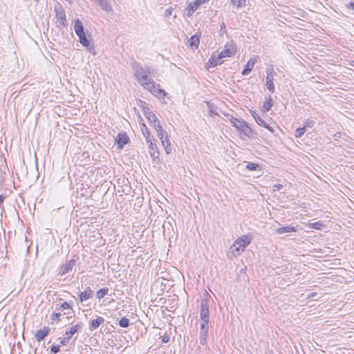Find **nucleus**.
<instances>
[{"label": "nucleus", "mask_w": 354, "mask_h": 354, "mask_svg": "<svg viewBox=\"0 0 354 354\" xmlns=\"http://www.w3.org/2000/svg\"><path fill=\"white\" fill-rule=\"evenodd\" d=\"M323 225H324L321 221H317L310 224V226L315 230H321Z\"/></svg>", "instance_id": "39"}, {"label": "nucleus", "mask_w": 354, "mask_h": 354, "mask_svg": "<svg viewBox=\"0 0 354 354\" xmlns=\"http://www.w3.org/2000/svg\"><path fill=\"white\" fill-rule=\"evenodd\" d=\"M201 5L198 2V0L190 2L186 8L187 15H192L194 12L198 9Z\"/></svg>", "instance_id": "15"}, {"label": "nucleus", "mask_w": 354, "mask_h": 354, "mask_svg": "<svg viewBox=\"0 0 354 354\" xmlns=\"http://www.w3.org/2000/svg\"><path fill=\"white\" fill-rule=\"evenodd\" d=\"M62 316L61 313H55L51 316V319L54 322H58L59 321V318Z\"/></svg>", "instance_id": "42"}, {"label": "nucleus", "mask_w": 354, "mask_h": 354, "mask_svg": "<svg viewBox=\"0 0 354 354\" xmlns=\"http://www.w3.org/2000/svg\"><path fill=\"white\" fill-rule=\"evenodd\" d=\"M257 60L255 58H250L247 62L245 68L242 71L241 73L243 75H248L254 68V66L256 63Z\"/></svg>", "instance_id": "17"}, {"label": "nucleus", "mask_w": 354, "mask_h": 354, "mask_svg": "<svg viewBox=\"0 0 354 354\" xmlns=\"http://www.w3.org/2000/svg\"><path fill=\"white\" fill-rule=\"evenodd\" d=\"M74 30L79 37L80 44L86 47L90 53L94 55V47L93 45L91 46L90 43L91 33L87 29H85L83 26V24H74Z\"/></svg>", "instance_id": "1"}, {"label": "nucleus", "mask_w": 354, "mask_h": 354, "mask_svg": "<svg viewBox=\"0 0 354 354\" xmlns=\"http://www.w3.org/2000/svg\"><path fill=\"white\" fill-rule=\"evenodd\" d=\"M129 324H130V322H129V319L126 318V317H122L120 321H119V325L122 327V328H127L129 326Z\"/></svg>", "instance_id": "35"}, {"label": "nucleus", "mask_w": 354, "mask_h": 354, "mask_svg": "<svg viewBox=\"0 0 354 354\" xmlns=\"http://www.w3.org/2000/svg\"><path fill=\"white\" fill-rule=\"evenodd\" d=\"M200 319H209V299L208 298L201 300L200 306Z\"/></svg>", "instance_id": "5"}, {"label": "nucleus", "mask_w": 354, "mask_h": 354, "mask_svg": "<svg viewBox=\"0 0 354 354\" xmlns=\"http://www.w3.org/2000/svg\"><path fill=\"white\" fill-rule=\"evenodd\" d=\"M133 70L135 73V76L136 77V80L140 79L142 77V76L145 75L146 74H151L152 73V68H144L140 64L135 63L133 64Z\"/></svg>", "instance_id": "8"}, {"label": "nucleus", "mask_w": 354, "mask_h": 354, "mask_svg": "<svg viewBox=\"0 0 354 354\" xmlns=\"http://www.w3.org/2000/svg\"><path fill=\"white\" fill-rule=\"evenodd\" d=\"M154 129L157 131L158 137L161 141L166 137V136H168L167 133L162 128L160 124H156Z\"/></svg>", "instance_id": "24"}, {"label": "nucleus", "mask_w": 354, "mask_h": 354, "mask_svg": "<svg viewBox=\"0 0 354 354\" xmlns=\"http://www.w3.org/2000/svg\"><path fill=\"white\" fill-rule=\"evenodd\" d=\"M145 115L147 118L148 121L153 124V127H155L156 124H160L156 115L149 109L147 108L145 110Z\"/></svg>", "instance_id": "13"}, {"label": "nucleus", "mask_w": 354, "mask_h": 354, "mask_svg": "<svg viewBox=\"0 0 354 354\" xmlns=\"http://www.w3.org/2000/svg\"><path fill=\"white\" fill-rule=\"evenodd\" d=\"M272 106V99L270 97L268 100H266L263 105V109L265 111H268Z\"/></svg>", "instance_id": "36"}, {"label": "nucleus", "mask_w": 354, "mask_h": 354, "mask_svg": "<svg viewBox=\"0 0 354 354\" xmlns=\"http://www.w3.org/2000/svg\"><path fill=\"white\" fill-rule=\"evenodd\" d=\"M71 308V305L67 302V301H65V302H63L59 308H57V310H66V309H69Z\"/></svg>", "instance_id": "41"}, {"label": "nucleus", "mask_w": 354, "mask_h": 354, "mask_svg": "<svg viewBox=\"0 0 354 354\" xmlns=\"http://www.w3.org/2000/svg\"><path fill=\"white\" fill-rule=\"evenodd\" d=\"M169 339H170V336L169 335L165 334L162 337V342L164 344H166V343L169 342Z\"/></svg>", "instance_id": "45"}, {"label": "nucleus", "mask_w": 354, "mask_h": 354, "mask_svg": "<svg viewBox=\"0 0 354 354\" xmlns=\"http://www.w3.org/2000/svg\"><path fill=\"white\" fill-rule=\"evenodd\" d=\"M82 326L80 324H77L76 325L72 326L68 330H66L65 332L64 335L67 337H70V339L71 337L76 333H77L79 330L82 329Z\"/></svg>", "instance_id": "22"}, {"label": "nucleus", "mask_w": 354, "mask_h": 354, "mask_svg": "<svg viewBox=\"0 0 354 354\" xmlns=\"http://www.w3.org/2000/svg\"><path fill=\"white\" fill-rule=\"evenodd\" d=\"M93 291L91 289V288L87 287L84 291L82 292L80 294V295H79L80 301L81 302H83L88 299H91L93 297Z\"/></svg>", "instance_id": "19"}, {"label": "nucleus", "mask_w": 354, "mask_h": 354, "mask_svg": "<svg viewBox=\"0 0 354 354\" xmlns=\"http://www.w3.org/2000/svg\"><path fill=\"white\" fill-rule=\"evenodd\" d=\"M315 120H313V119H307L304 123V127L305 128V129H306L307 128H312L315 126Z\"/></svg>", "instance_id": "33"}, {"label": "nucleus", "mask_w": 354, "mask_h": 354, "mask_svg": "<svg viewBox=\"0 0 354 354\" xmlns=\"http://www.w3.org/2000/svg\"><path fill=\"white\" fill-rule=\"evenodd\" d=\"M246 168L250 171H257L261 169L259 165L252 162H248L246 165Z\"/></svg>", "instance_id": "32"}, {"label": "nucleus", "mask_w": 354, "mask_h": 354, "mask_svg": "<svg viewBox=\"0 0 354 354\" xmlns=\"http://www.w3.org/2000/svg\"><path fill=\"white\" fill-rule=\"evenodd\" d=\"M75 263V261L74 260H71L63 265L61 268L60 274L62 275H64L65 274L68 273L70 270H72Z\"/></svg>", "instance_id": "21"}, {"label": "nucleus", "mask_w": 354, "mask_h": 354, "mask_svg": "<svg viewBox=\"0 0 354 354\" xmlns=\"http://www.w3.org/2000/svg\"><path fill=\"white\" fill-rule=\"evenodd\" d=\"M146 89L160 99L163 98L166 95V92L160 88L159 84H156L154 82L148 84Z\"/></svg>", "instance_id": "4"}, {"label": "nucleus", "mask_w": 354, "mask_h": 354, "mask_svg": "<svg viewBox=\"0 0 354 354\" xmlns=\"http://www.w3.org/2000/svg\"><path fill=\"white\" fill-rule=\"evenodd\" d=\"M162 145L165 149V151L167 154H169L171 152V142L169 139V136H166V137L161 141Z\"/></svg>", "instance_id": "23"}, {"label": "nucleus", "mask_w": 354, "mask_h": 354, "mask_svg": "<svg viewBox=\"0 0 354 354\" xmlns=\"http://www.w3.org/2000/svg\"><path fill=\"white\" fill-rule=\"evenodd\" d=\"M104 322V319L102 317H97L95 319H93L88 323V328L91 331L97 329L101 324Z\"/></svg>", "instance_id": "14"}, {"label": "nucleus", "mask_w": 354, "mask_h": 354, "mask_svg": "<svg viewBox=\"0 0 354 354\" xmlns=\"http://www.w3.org/2000/svg\"><path fill=\"white\" fill-rule=\"evenodd\" d=\"M317 295V292H310L308 296H307V298L308 299H313L314 298L315 296Z\"/></svg>", "instance_id": "46"}, {"label": "nucleus", "mask_w": 354, "mask_h": 354, "mask_svg": "<svg viewBox=\"0 0 354 354\" xmlns=\"http://www.w3.org/2000/svg\"><path fill=\"white\" fill-rule=\"evenodd\" d=\"M50 330L49 327H44L43 329L37 331L35 337L38 342H41L49 334Z\"/></svg>", "instance_id": "16"}, {"label": "nucleus", "mask_w": 354, "mask_h": 354, "mask_svg": "<svg viewBox=\"0 0 354 354\" xmlns=\"http://www.w3.org/2000/svg\"><path fill=\"white\" fill-rule=\"evenodd\" d=\"M223 26H224V27H225V23H223V24H222V26H221V29H223Z\"/></svg>", "instance_id": "50"}, {"label": "nucleus", "mask_w": 354, "mask_h": 354, "mask_svg": "<svg viewBox=\"0 0 354 354\" xmlns=\"http://www.w3.org/2000/svg\"><path fill=\"white\" fill-rule=\"evenodd\" d=\"M305 132L306 129L304 127L297 128L295 131V136L296 138H300L305 133Z\"/></svg>", "instance_id": "37"}, {"label": "nucleus", "mask_w": 354, "mask_h": 354, "mask_svg": "<svg viewBox=\"0 0 354 354\" xmlns=\"http://www.w3.org/2000/svg\"><path fill=\"white\" fill-rule=\"evenodd\" d=\"M237 129L239 131L241 135H243L248 138H250L252 134L251 128L248 126V124L243 121L242 124H239V127H237Z\"/></svg>", "instance_id": "11"}, {"label": "nucleus", "mask_w": 354, "mask_h": 354, "mask_svg": "<svg viewBox=\"0 0 354 354\" xmlns=\"http://www.w3.org/2000/svg\"><path fill=\"white\" fill-rule=\"evenodd\" d=\"M60 351L59 345H53L50 348V351L54 354L57 353Z\"/></svg>", "instance_id": "43"}, {"label": "nucleus", "mask_w": 354, "mask_h": 354, "mask_svg": "<svg viewBox=\"0 0 354 354\" xmlns=\"http://www.w3.org/2000/svg\"><path fill=\"white\" fill-rule=\"evenodd\" d=\"M251 239L248 236L236 239L230 248V251L234 257L240 255L250 243Z\"/></svg>", "instance_id": "2"}, {"label": "nucleus", "mask_w": 354, "mask_h": 354, "mask_svg": "<svg viewBox=\"0 0 354 354\" xmlns=\"http://www.w3.org/2000/svg\"><path fill=\"white\" fill-rule=\"evenodd\" d=\"M207 106L211 116L218 115L217 112L216 111V107H214L213 104L207 103Z\"/></svg>", "instance_id": "38"}, {"label": "nucleus", "mask_w": 354, "mask_h": 354, "mask_svg": "<svg viewBox=\"0 0 354 354\" xmlns=\"http://www.w3.org/2000/svg\"><path fill=\"white\" fill-rule=\"evenodd\" d=\"M230 3L233 7L241 8L246 6L247 0H230Z\"/></svg>", "instance_id": "29"}, {"label": "nucleus", "mask_w": 354, "mask_h": 354, "mask_svg": "<svg viewBox=\"0 0 354 354\" xmlns=\"http://www.w3.org/2000/svg\"><path fill=\"white\" fill-rule=\"evenodd\" d=\"M141 131L142 133L143 136L145 138V140H153V138L151 136L150 131L149 129L147 128V125L144 123H142L141 125Z\"/></svg>", "instance_id": "26"}, {"label": "nucleus", "mask_w": 354, "mask_h": 354, "mask_svg": "<svg viewBox=\"0 0 354 354\" xmlns=\"http://www.w3.org/2000/svg\"><path fill=\"white\" fill-rule=\"evenodd\" d=\"M209 327L200 328V344L201 345H205L207 344V337L208 335Z\"/></svg>", "instance_id": "20"}, {"label": "nucleus", "mask_w": 354, "mask_h": 354, "mask_svg": "<svg viewBox=\"0 0 354 354\" xmlns=\"http://www.w3.org/2000/svg\"><path fill=\"white\" fill-rule=\"evenodd\" d=\"M149 74H146L144 76H142L140 79L137 80L139 84L142 85L145 88H147L148 84L153 82L150 77H149Z\"/></svg>", "instance_id": "27"}, {"label": "nucleus", "mask_w": 354, "mask_h": 354, "mask_svg": "<svg viewBox=\"0 0 354 354\" xmlns=\"http://www.w3.org/2000/svg\"><path fill=\"white\" fill-rule=\"evenodd\" d=\"M251 114H252L253 118L254 119V120L256 121V122L259 125L263 127L264 128L267 129L272 133L274 132L273 128L271 127L270 126H269V124L262 118H261L258 115V113H257L255 111H252Z\"/></svg>", "instance_id": "9"}, {"label": "nucleus", "mask_w": 354, "mask_h": 354, "mask_svg": "<svg viewBox=\"0 0 354 354\" xmlns=\"http://www.w3.org/2000/svg\"><path fill=\"white\" fill-rule=\"evenodd\" d=\"M266 86L268 89L272 92H274V77L277 76V73L274 72L272 66L266 68Z\"/></svg>", "instance_id": "3"}, {"label": "nucleus", "mask_w": 354, "mask_h": 354, "mask_svg": "<svg viewBox=\"0 0 354 354\" xmlns=\"http://www.w3.org/2000/svg\"><path fill=\"white\" fill-rule=\"evenodd\" d=\"M347 8H351L354 10V3L353 2L349 3L348 5L347 6Z\"/></svg>", "instance_id": "47"}, {"label": "nucleus", "mask_w": 354, "mask_h": 354, "mask_svg": "<svg viewBox=\"0 0 354 354\" xmlns=\"http://www.w3.org/2000/svg\"><path fill=\"white\" fill-rule=\"evenodd\" d=\"M298 231V226H283L279 227L276 230V232L277 234H285V233H290L293 232H297Z\"/></svg>", "instance_id": "18"}, {"label": "nucleus", "mask_w": 354, "mask_h": 354, "mask_svg": "<svg viewBox=\"0 0 354 354\" xmlns=\"http://www.w3.org/2000/svg\"><path fill=\"white\" fill-rule=\"evenodd\" d=\"M129 138L126 132H120L118 134L115 142L120 149H122L124 145L129 142Z\"/></svg>", "instance_id": "10"}, {"label": "nucleus", "mask_w": 354, "mask_h": 354, "mask_svg": "<svg viewBox=\"0 0 354 354\" xmlns=\"http://www.w3.org/2000/svg\"><path fill=\"white\" fill-rule=\"evenodd\" d=\"M109 292V288H103L100 289L96 292V297L100 300L101 299L104 298L106 295H107Z\"/></svg>", "instance_id": "31"}, {"label": "nucleus", "mask_w": 354, "mask_h": 354, "mask_svg": "<svg viewBox=\"0 0 354 354\" xmlns=\"http://www.w3.org/2000/svg\"><path fill=\"white\" fill-rule=\"evenodd\" d=\"M56 14L58 20L64 21L66 19L64 11L62 9V8L57 9Z\"/></svg>", "instance_id": "34"}, {"label": "nucleus", "mask_w": 354, "mask_h": 354, "mask_svg": "<svg viewBox=\"0 0 354 354\" xmlns=\"http://www.w3.org/2000/svg\"><path fill=\"white\" fill-rule=\"evenodd\" d=\"M236 52V47L233 44H227L225 46V49L221 50L218 55V59H223L225 57H230L234 55Z\"/></svg>", "instance_id": "6"}, {"label": "nucleus", "mask_w": 354, "mask_h": 354, "mask_svg": "<svg viewBox=\"0 0 354 354\" xmlns=\"http://www.w3.org/2000/svg\"><path fill=\"white\" fill-rule=\"evenodd\" d=\"M153 140H149L146 141L148 147H149V153H150L151 156L155 159L158 158L159 156V152L157 148V146L156 144L153 143Z\"/></svg>", "instance_id": "12"}, {"label": "nucleus", "mask_w": 354, "mask_h": 354, "mask_svg": "<svg viewBox=\"0 0 354 354\" xmlns=\"http://www.w3.org/2000/svg\"><path fill=\"white\" fill-rule=\"evenodd\" d=\"M109 8H110V6L107 5V2H105V6H104V8H105V9H109Z\"/></svg>", "instance_id": "49"}, {"label": "nucleus", "mask_w": 354, "mask_h": 354, "mask_svg": "<svg viewBox=\"0 0 354 354\" xmlns=\"http://www.w3.org/2000/svg\"><path fill=\"white\" fill-rule=\"evenodd\" d=\"M209 0H198V2H199V3L201 5H203L205 3H207Z\"/></svg>", "instance_id": "48"}, {"label": "nucleus", "mask_w": 354, "mask_h": 354, "mask_svg": "<svg viewBox=\"0 0 354 354\" xmlns=\"http://www.w3.org/2000/svg\"><path fill=\"white\" fill-rule=\"evenodd\" d=\"M228 119V120L232 123V124L237 129V127H239V124H242L244 120H239L233 115H229L227 113L224 114Z\"/></svg>", "instance_id": "25"}, {"label": "nucleus", "mask_w": 354, "mask_h": 354, "mask_svg": "<svg viewBox=\"0 0 354 354\" xmlns=\"http://www.w3.org/2000/svg\"><path fill=\"white\" fill-rule=\"evenodd\" d=\"M221 59H218V55L212 56L209 59V67L215 66L218 64H221L223 61H221Z\"/></svg>", "instance_id": "30"}, {"label": "nucleus", "mask_w": 354, "mask_h": 354, "mask_svg": "<svg viewBox=\"0 0 354 354\" xmlns=\"http://www.w3.org/2000/svg\"><path fill=\"white\" fill-rule=\"evenodd\" d=\"M199 37L197 35H194L189 39V45L192 48H197L199 44Z\"/></svg>", "instance_id": "28"}, {"label": "nucleus", "mask_w": 354, "mask_h": 354, "mask_svg": "<svg viewBox=\"0 0 354 354\" xmlns=\"http://www.w3.org/2000/svg\"><path fill=\"white\" fill-rule=\"evenodd\" d=\"M209 327V319H201L200 328Z\"/></svg>", "instance_id": "40"}, {"label": "nucleus", "mask_w": 354, "mask_h": 354, "mask_svg": "<svg viewBox=\"0 0 354 354\" xmlns=\"http://www.w3.org/2000/svg\"><path fill=\"white\" fill-rule=\"evenodd\" d=\"M70 340V337H67L64 335V338L60 341V344L62 345H66L67 343H68Z\"/></svg>", "instance_id": "44"}, {"label": "nucleus", "mask_w": 354, "mask_h": 354, "mask_svg": "<svg viewBox=\"0 0 354 354\" xmlns=\"http://www.w3.org/2000/svg\"><path fill=\"white\" fill-rule=\"evenodd\" d=\"M133 70L135 73V76L136 77V80L140 79L142 77V76L145 75L146 74H151L152 73V68H144L140 64L135 63L133 64Z\"/></svg>", "instance_id": "7"}]
</instances>
